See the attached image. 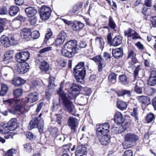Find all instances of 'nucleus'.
<instances>
[{
    "mask_svg": "<svg viewBox=\"0 0 156 156\" xmlns=\"http://www.w3.org/2000/svg\"><path fill=\"white\" fill-rule=\"evenodd\" d=\"M40 36V34L37 30H35L33 32H31V38L33 39H37Z\"/></svg>",
    "mask_w": 156,
    "mask_h": 156,
    "instance_id": "nucleus-44",
    "label": "nucleus"
},
{
    "mask_svg": "<svg viewBox=\"0 0 156 156\" xmlns=\"http://www.w3.org/2000/svg\"><path fill=\"white\" fill-rule=\"evenodd\" d=\"M77 42L76 40L69 41L62 48V53L65 56L71 58L77 52L78 49L76 48Z\"/></svg>",
    "mask_w": 156,
    "mask_h": 156,
    "instance_id": "nucleus-2",
    "label": "nucleus"
},
{
    "mask_svg": "<svg viewBox=\"0 0 156 156\" xmlns=\"http://www.w3.org/2000/svg\"><path fill=\"white\" fill-rule=\"evenodd\" d=\"M149 78H156V70L155 69L151 71Z\"/></svg>",
    "mask_w": 156,
    "mask_h": 156,
    "instance_id": "nucleus-64",
    "label": "nucleus"
},
{
    "mask_svg": "<svg viewBox=\"0 0 156 156\" xmlns=\"http://www.w3.org/2000/svg\"><path fill=\"white\" fill-rule=\"evenodd\" d=\"M96 44L101 48L102 49L104 45V39L102 37H97L95 39Z\"/></svg>",
    "mask_w": 156,
    "mask_h": 156,
    "instance_id": "nucleus-33",
    "label": "nucleus"
},
{
    "mask_svg": "<svg viewBox=\"0 0 156 156\" xmlns=\"http://www.w3.org/2000/svg\"><path fill=\"white\" fill-rule=\"evenodd\" d=\"M17 35H9V37L5 35L1 36L0 42L2 46L4 47H9L11 46L16 45L18 44Z\"/></svg>",
    "mask_w": 156,
    "mask_h": 156,
    "instance_id": "nucleus-3",
    "label": "nucleus"
},
{
    "mask_svg": "<svg viewBox=\"0 0 156 156\" xmlns=\"http://www.w3.org/2000/svg\"><path fill=\"white\" fill-rule=\"evenodd\" d=\"M57 94L62 100L63 104V108L64 110L69 112H73L74 108L73 104L66 97V94L63 92L61 87L59 88V90L57 91Z\"/></svg>",
    "mask_w": 156,
    "mask_h": 156,
    "instance_id": "nucleus-4",
    "label": "nucleus"
},
{
    "mask_svg": "<svg viewBox=\"0 0 156 156\" xmlns=\"http://www.w3.org/2000/svg\"><path fill=\"white\" fill-rule=\"evenodd\" d=\"M54 77L50 76L49 85H48V89L46 90L45 93L46 96L48 98H49L50 96L51 92H52V90L55 86L54 84Z\"/></svg>",
    "mask_w": 156,
    "mask_h": 156,
    "instance_id": "nucleus-13",
    "label": "nucleus"
},
{
    "mask_svg": "<svg viewBox=\"0 0 156 156\" xmlns=\"http://www.w3.org/2000/svg\"><path fill=\"white\" fill-rule=\"evenodd\" d=\"M138 99L140 102L145 105H148L150 103V99L147 96H140L138 97Z\"/></svg>",
    "mask_w": 156,
    "mask_h": 156,
    "instance_id": "nucleus-27",
    "label": "nucleus"
},
{
    "mask_svg": "<svg viewBox=\"0 0 156 156\" xmlns=\"http://www.w3.org/2000/svg\"><path fill=\"white\" fill-rule=\"evenodd\" d=\"M83 23L80 22H77L74 23L72 26V29L75 31H79L82 29L84 27Z\"/></svg>",
    "mask_w": 156,
    "mask_h": 156,
    "instance_id": "nucleus-30",
    "label": "nucleus"
},
{
    "mask_svg": "<svg viewBox=\"0 0 156 156\" xmlns=\"http://www.w3.org/2000/svg\"><path fill=\"white\" fill-rule=\"evenodd\" d=\"M132 151L131 150H128L124 152L123 156H132Z\"/></svg>",
    "mask_w": 156,
    "mask_h": 156,
    "instance_id": "nucleus-61",
    "label": "nucleus"
},
{
    "mask_svg": "<svg viewBox=\"0 0 156 156\" xmlns=\"http://www.w3.org/2000/svg\"><path fill=\"white\" fill-rule=\"evenodd\" d=\"M85 70H78L74 72V76L77 83H82L86 75Z\"/></svg>",
    "mask_w": 156,
    "mask_h": 156,
    "instance_id": "nucleus-12",
    "label": "nucleus"
},
{
    "mask_svg": "<svg viewBox=\"0 0 156 156\" xmlns=\"http://www.w3.org/2000/svg\"><path fill=\"white\" fill-rule=\"evenodd\" d=\"M87 148L86 147L78 146L75 151L76 156H86Z\"/></svg>",
    "mask_w": 156,
    "mask_h": 156,
    "instance_id": "nucleus-20",
    "label": "nucleus"
},
{
    "mask_svg": "<svg viewBox=\"0 0 156 156\" xmlns=\"http://www.w3.org/2000/svg\"><path fill=\"white\" fill-rule=\"evenodd\" d=\"M3 103L6 105L10 106L11 108L9 109V111L13 114H15L17 112L21 114L23 113L28 111L30 108L29 106L23 105L27 103H24L23 100H15L10 99L6 100H3Z\"/></svg>",
    "mask_w": 156,
    "mask_h": 156,
    "instance_id": "nucleus-1",
    "label": "nucleus"
},
{
    "mask_svg": "<svg viewBox=\"0 0 156 156\" xmlns=\"http://www.w3.org/2000/svg\"><path fill=\"white\" fill-rule=\"evenodd\" d=\"M38 98V94L36 92L30 93L28 95L27 98L23 100L24 103H27L28 102L33 103L37 101Z\"/></svg>",
    "mask_w": 156,
    "mask_h": 156,
    "instance_id": "nucleus-15",
    "label": "nucleus"
},
{
    "mask_svg": "<svg viewBox=\"0 0 156 156\" xmlns=\"http://www.w3.org/2000/svg\"><path fill=\"white\" fill-rule=\"evenodd\" d=\"M31 18H30L29 21L31 25H34L37 23V19L36 17L35 16L32 17H31Z\"/></svg>",
    "mask_w": 156,
    "mask_h": 156,
    "instance_id": "nucleus-52",
    "label": "nucleus"
},
{
    "mask_svg": "<svg viewBox=\"0 0 156 156\" xmlns=\"http://www.w3.org/2000/svg\"><path fill=\"white\" fill-rule=\"evenodd\" d=\"M140 66V65H138L134 71V75L135 77H136L138 75L139 71L141 69Z\"/></svg>",
    "mask_w": 156,
    "mask_h": 156,
    "instance_id": "nucleus-56",
    "label": "nucleus"
},
{
    "mask_svg": "<svg viewBox=\"0 0 156 156\" xmlns=\"http://www.w3.org/2000/svg\"><path fill=\"white\" fill-rule=\"evenodd\" d=\"M135 33V30L129 28L128 30H125L124 34L125 36H127L128 37H131L133 34Z\"/></svg>",
    "mask_w": 156,
    "mask_h": 156,
    "instance_id": "nucleus-45",
    "label": "nucleus"
},
{
    "mask_svg": "<svg viewBox=\"0 0 156 156\" xmlns=\"http://www.w3.org/2000/svg\"><path fill=\"white\" fill-rule=\"evenodd\" d=\"M108 79L112 83H115L116 82V74L114 73L110 74L108 76Z\"/></svg>",
    "mask_w": 156,
    "mask_h": 156,
    "instance_id": "nucleus-38",
    "label": "nucleus"
},
{
    "mask_svg": "<svg viewBox=\"0 0 156 156\" xmlns=\"http://www.w3.org/2000/svg\"><path fill=\"white\" fill-rule=\"evenodd\" d=\"M8 13L7 9L6 7H3L0 9V14H6Z\"/></svg>",
    "mask_w": 156,
    "mask_h": 156,
    "instance_id": "nucleus-53",
    "label": "nucleus"
},
{
    "mask_svg": "<svg viewBox=\"0 0 156 156\" xmlns=\"http://www.w3.org/2000/svg\"><path fill=\"white\" fill-rule=\"evenodd\" d=\"M51 13H40L41 18L42 20H48L51 16Z\"/></svg>",
    "mask_w": 156,
    "mask_h": 156,
    "instance_id": "nucleus-42",
    "label": "nucleus"
},
{
    "mask_svg": "<svg viewBox=\"0 0 156 156\" xmlns=\"http://www.w3.org/2000/svg\"><path fill=\"white\" fill-rule=\"evenodd\" d=\"M103 56L104 60L107 61L108 59L110 58L111 56L110 54L108 52H104L103 53Z\"/></svg>",
    "mask_w": 156,
    "mask_h": 156,
    "instance_id": "nucleus-54",
    "label": "nucleus"
},
{
    "mask_svg": "<svg viewBox=\"0 0 156 156\" xmlns=\"http://www.w3.org/2000/svg\"><path fill=\"white\" fill-rule=\"evenodd\" d=\"M25 12L28 17L35 16L37 13V10L33 7H29L25 9Z\"/></svg>",
    "mask_w": 156,
    "mask_h": 156,
    "instance_id": "nucleus-21",
    "label": "nucleus"
},
{
    "mask_svg": "<svg viewBox=\"0 0 156 156\" xmlns=\"http://www.w3.org/2000/svg\"><path fill=\"white\" fill-rule=\"evenodd\" d=\"M17 152L16 150L12 148L8 151L5 156H13V155L15 154Z\"/></svg>",
    "mask_w": 156,
    "mask_h": 156,
    "instance_id": "nucleus-43",
    "label": "nucleus"
},
{
    "mask_svg": "<svg viewBox=\"0 0 156 156\" xmlns=\"http://www.w3.org/2000/svg\"><path fill=\"white\" fill-rule=\"evenodd\" d=\"M23 93V90L21 89L18 88L14 90L13 92V95L15 97L21 96Z\"/></svg>",
    "mask_w": 156,
    "mask_h": 156,
    "instance_id": "nucleus-39",
    "label": "nucleus"
},
{
    "mask_svg": "<svg viewBox=\"0 0 156 156\" xmlns=\"http://www.w3.org/2000/svg\"><path fill=\"white\" fill-rule=\"evenodd\" d=\"M68 123L69 126L71 129L72 132H76L78 125V120L77 119L73 117H70Z\"/></svg>",
    "mask_w": 156,
    "mask_h": 156,
    "instance_id": "nucleus-14",
    "label": "nucleus"
},
{
    "mask_svg": "<svg viewBox=\"0 0 156 156\" xmlns=\"http://www.w3.org/2000/svg\"><path fill=\"white\" fill-rule=\"evenodd\" d=\"M148 85L153 86L156 84V78H149L147 81Z\"/></svg>",
    "mask_w": 156,
    "mask_h": 156,
    "instance_id": "nucleus-47",
    "label": "nucleus"
},
{
    "mask_svg": "<svg viewBox=\"0 0 156 156\" xmlns=\"http://www.w3.org/2000/svg\"><path fill=\"white\" fill-rule=\"evenodd\" d=\"M70 90L69 91L68 96L71 99L75 98L79 94V91L81 89L82 87L77 85L75 83L70 85Z\"/></svg>",
    "mask_w": 156,
    "mask_h": 156,
    "instance_id": "nucleus-7",
    "label": "nucleus"
},
{
    "mask_svg": "<svg viewBox=\"0 0 156 156\" xmlns=\"http://www.w3.org/2000/svg\"><path fill=\"white\" fill-rule=\"evenodd\" d=\"M131 115L134 118L135 122L137 123L139 121V118L138 108L137 107L133 108Z\"/></svg>",
    "mask_w": 156,
    "mask_h": 156,
    "instance_id": "nucleus-29",
    "label": "nucleus"
},
{
    "mask_svg": "<svg viewBox=\"0 0 156 156\" xmlns=\"http://www.w3.org/2000/svg\"><path fill=\"white\" fill-rule=\"evenodd\" d=\"M108 24L111 28L114 30L115 29L116 27V24L111 16H110L109 17Z\"/></svg>",
    "mask_w": 156,
    "mask_h": 156,
    "instance_id": "nucleus-40",
    "label": "nucleus"
},
{
    "mask_svg": "<svg viewBox=\"0 0 156 156\" xmlns=\"http://www.w3.org/2000/svg\"><path fill=\"white\" fill-rule=\"evenodd\" d=\"M84 63L83 62H80L73 69L74 72L78 71V70H85L84 68Z\"/></svg>",
    "mask_w": 156,
    "mask_h": 156,
    "instance_id": "nucleus-37",
    "label": "nucleus"
},
{
    "mask_svg": "<svg viewBox=\"0 0 156 156\" xmlns=\"http://www.w3.org/2000/svg\"><path fill=\"white\" fill-rule=\"evenodd\" d=\"M135 91L137 93L140 94L142 93V89L140 87L135 86Z\"/></svg>",
    "mask_w": 156,
    "mask_h": 156,
    "instance_id": "nucleus-59",
    "label": "nucleus"
},
{
    "mask_svg": "<svg viewBox=\"0 0 156 156\" xmlns=\"http://www.w3.org/2000/svg\"><path fill=\"white\" fill-rule=\"evenodd\" d=\"M23 146L25 151L29 152H31L32 150V147L31 144L27 143L24 144Z\"/></svg>",
    "mask_w": 156,
    "mask_h": 156,
    "instance_id": "nucleus-48",
    "label": "nucleus"
},
{
    "mask_svg": "<svg viewBox=\"0 0 156 156\" xmlns=\"http://www.w3.org/2000/svg\"><path fill=\"white\" fill-rule=\"evenodd\" d=\"M117 105L118 108L122 110L126 109L127 107L126 103L121 100L118 101L117 102Z\"/></svg>",
    "mask_w": 156,
    "mask_h": 156,
    "instance_id": "nucleus-32",
    "label": "nucleus"
},
{
    "mask_svg": "<svg viewBox=\"0 0 156 156\" xmlns=\"http://www.w3.org/2000/svg\"><path fill=\"white\" fill-rule=\"evenodd\" d=\"M51 49L52 47H47L41 49L39 51V52L40 53H43L44 52L51 51Z\"/></svg>",
    "mask_w": 156,
    "mask_h": 156,
    "instance_id": "nucleus-55",
    "label": "nucleus"
},
{
    "mask_svg": "<svg viewBox=\"0 0 156 156\" xmlns=\"http://www.w3.org/2000/svg\"><path fill=\"white\" fill-rule=\"evenodd\" d=\"M48 33L45 35V38L44 41V42L45 44L48 43V41L51 40L52 35V32L50 29H49L48 30Z\"/></svg>",
    "mask_w": 156,
    "mask_h": 156,
    "instance_id": "nucleus-34",
    "label": "nucleus"
},
{
    "mask_svg": "<svg viewBox=\"0 0 156 156\" xmlns=\"http://www.w3.org/2000/svg\"><path fill=\"white\" fill-rule=\"evenodd\" d=\"M97 136L102 144L104 145H106L108 144L110 141V136L108 134V133Z\"/></svg>",
    "mask_w": 156,
    "mask_h": 156,
    "instance_id": "nucleus-18",
    "label": "nucleus"
},
{
    "mask_svg": "<svg viewBox=\"0 0 156 156\" xmlns=\"http://www.w3.org/2000/svg\"><path fill=\"white\" fill-rule=\"evenodd\" d=\"M124 120L121 113L117 112L115 113L114 121L117 124H120L122 123Z\"/></svg>",
    "mask_w": 156,
    "mask_h": 156,
    "instance_id": "nucleus-23",
    "label": "nucleus"
},
{
    "mask_svg": "<svg viewBox=\"0 0 156 156\" xmlns=\"http://www.w3.org/2000/svg\"><path fill=\"white\" fill-rule=\"evenodd\" d=\"M17 65L13 68L14 73L17 74H23L29 71L30 66L29 64L26 62L19 63Z\"/></svg>",
    "mask_w": 156,
    "mask_h": 156,
    "instance_id": "nucleus-6",
    "label": "nucleus"
},
{
    "mask_svg": "<svg viewBox=\"0 0 156 156\" xmlns=\"http://www.w3.org/2000/svg\"><path fill=\"white\" fill-rule=\"evenodd\" d=\"M30 54L29 52L22 51L17 53L15 55L16 60L19 63L24 62L29 58Z\"/></svg>",
    "mask_w": 156,
    "mask_h": 156,
    "instance_id": "nucleus-9",
    "label": "nucleus"
},
{
    "mask_svg": "<svg viewBox=\"0 0 156 156\" xmlns=\"http://www.w3.org/2000/svg\"><path fill=\"white\" fill-rule=\"evenodd\" d=\"M51 10L50 8L45 5L42 6L41 8L39 13H51Z\"/></svg>",
    "mask_w": 156,
    "mask_h": 156,
    "instance_id": "nucleus-35",
    "label": "nucleus"
},
{
    "mask_svg": "<svg viewBox=\"0 0 156 156\" xmlns=\"http://www.w3.org/2000/svg\"><path fill=\"white\" fill-rule=\"evenodd\" d=\"M144 4L147 7H151L152 5V0H145L144 2Z\"/></svg>",
    "mask_w": 156,
    "mask_h": 156,
    "instance_id": "nucleus-62",
    "label": "nucleus"
},
{
    "mask_svg": "<svg viewBox=\"0 0 156 156\" xmlns=\"http://www.w3.org/2000/svg\"><path fill=\"white\" fill-rule=\"evenodd\" d=\"M8 90L7 86L4 84L2 85L1 89L0 91V95L2 96L5 95L6 94Z\"/></svg>",
    "mask_w": 156,
    "mask_h": 156,
    "instance_id": "nucleus-36",
    "label": "nucleus"
},
{
    "mask_svg": "<svg viewBox=\"0 0 156 156\" xmlns=\"http://www.w3.org/2000/svg\"><path fill=\"white\" fill-rule=\"evenodd\" d=\"M113 56L115 58L120 57L123 55V50L121 48L113 49L112 51Z\"/></svg>",
    "mask_w": 156,
    "mask_h": 156,
    "instance_id": "nucleus-24",
    "label": "nucleus"
},
{
    "mask_svg": "<svg viewBox=\"0 0 156 156\" xmlns=\"http://www.w3.org/2000/svg\"><path fill=\"white\" fill-rule=\"evenodd\" d=\"M13 56V51L9 50L6 51L3 57V61L5 63H9Z\"/></svg>",
    "mask_w": 156,
    "mask_h": 156,
    "instance_id": "nucleus-19",
    "label": "nucleus"
},
{
    "mask_svg": "<svg viewBox=\"0 0 156 156\" xmlns=\"http://www.w3.org/2000/svg\"><path fill=\"white\" fill-rule=\"evenodd\" d=\"M31 31L30 28H24L21 30L20 33L21 36L22 38L28 41L31 38Z\"/></svg>",
    "mask_w": 156,
    "mask_h": 156,
    "instance_id": "nucleus-17",
    "label": "nucleus"
},
{
    "mask_svg": "<svg viewBox=\"0 0 156 156\" xmlns=\"http://www.w3.org/2000/svg\"><path fill=\"white\" fill-rule=\"evenodd\" d=\"M60 107V104L59 101L58 103H56L55 105V103H54V107L53 110L56 111H57L59 108Z\"/></svg>",
    "mask_w": 156,
    "mask_h": 156,
    "instance_id": "nucleus-60",
    "label": "nucleus"
},
{
    "mask_svg": "<svg viewBox=\"0 0 156 156\" xmlns=\"http://www.w3.org/2000/svg\"><path fill=\"white\" fill-rule=\"evenodd\" d=\"M138 139L139 137L137 135L131 133L125 134L124 137V141L125 142L130 144L135 143Z\"/></svg>",
    "mask_w": 156,
    "mask_h": 156,
    "instance_id": "nucleus-10",
    "label": "nucleus"
},
{
    "mask_svg": "<svg viewBox=\"0 0 156 156\" xmlns=\"http://www.w3.org/2000/svg\"><path fill=\"white\" fill-rule=\"evenodd\" d=\"M37 63L40 64L39 68L42 72H46L49 69V64L45 61L43 60L38 58L36 60Z\"/></svg>",
    "mask_w": 156,
    "mask_h": 156,
    "instance_id": "nucleus-16",
    "label": "nucleus"
},
{
    "mask_svg": "<svg viewBox=\"0 0 156 156\" xmlns=\"http://www.w3.org/2000/svg\"><path fill=\"white\" fill-rule=\"evenodd\" d=\"M64 41V40L57 37L55 41V44L56 46L60 45L63 43Z\"/></svg>",
    "mask_w": 156,
    "mask_h": 156,
    "instance_id": "nucleus-51",
    "label": "nucleus"
},
{
    "mask_svg": "<svg viewBox=\"0 0 156 156\" xmlns=\"http://www.w3.org/2000/svg\"><path fill=\"white\" fill-rule=\"evenodd\" d=\"M96 63H98V69L99 72L102 70V68L105 66L106 63L104 59L102 58L100 55H98L91 58Z\"/></svg>",
    "mask_w": 156,
    "mask_h": 156,
    "instance_id": "nucleus-11",
    "label": "nucleus"
},
{
    "mask_svg": "<svg viewBox=\"0 0 156 156\" xmlns=\"http://www.w3.org/2000/svg\"><path fill=\"white\" fill-rule=\"evenodd\" d=\"M131 59L132 62L129 63L130 64L129 66L131 67H133V65L136 64L137 62V60L135 57V56L132 58Z\"/></svg>",
    "mask_w": 156,
    "mask_h": 156,
    "instance_id": "nucleus-57",
    "label": "nucleus"
},
{
    "mask_svg": "<svg viewBox=\"0 0 156 156\" xmlns=\"http://www.w3.org/2000/svg\"><path fill=\"white\" fill-rule=\"evenodd\" d=\"M19 11L20 9L18 7L12 6L9 9V13L10 16H14L17 14Z\"/></svg>",
    "mask_w": 156,
    "mask_h": 156,
    "instance_id": "nucleus-28",
    "label": "nucleus"
},
{
    "mask_svg": "<svg viewBox=\"0 0 156 156\" xmlns=\"http://www.w3.org/2000/svg\"><path fill=\"white\" fill-rule=\"evenodd\" d=\"M109 125L108 123L97 125L96 130L97 135H102L108 133L109 131Z\"/></svg>",
    "mask_w": 156,
    "mask_h": 156,
    "instance_id": "nucleus-8",
    "label": "nucleus"
},
{
    "mask_svg": "<svg viewBox=\"0 0 156 156\" xmlns=\"http://www.w3.org/2000/svg\"><path fill=\"white\" fill-rule=\"evenodd\" d=\"M122 43V38L119 36H116L113 38L111 45L113 46H117Z\"/></svg>",
    "mask_w": 156,
    "mask_h": 156,
    "instance_id": "nucleus-26",
    "label": "nucleus"
},
{
    "mask_svg": "<svg viewBox=\"0 0 156 156\" xmlns=\"http://www.w3.org/2000/svg\"><path fill=\"white\" fill-rule=\"evenodd\" d=\"M25 80L20 77L14 78L12 80V83L16 87H19L23 84L25 83Z\"/></svg>",
    "mask_w": 156,
    "mask_h": 156,
    "instance_id": "nucleus-25",
    "label": "nucleus"
},
{
    "mask_svg": "<svg viewBox=\"0 0 156 156\" xmlns=\"http://www.w3.org/2000/svg\"><path fill=\"white\" fill-rule=\"evenodd\" d=\"M9 130L7 124L2 123L0 124V133H8Z\"/></svg>",
    "mask_w": 156,
    "mask_h": 156,
    "instance_id": "nucleus-31",
    "label": "nucleus"
},
{
    "mask_svg": "<svg viewBox=\"0 0 156 156\" xmlns=\"http://www.w3.org/2000/svg\"><path fill=\"white\" fill-rule=\"evenodd\" d=\"M119 79L122 83L124 85L127 84L128 83L127 77L125 75H122L119 76Z\"/></svg>",
    "mask_w": 156,
    "mask_h": 156,
    "instance_id": "nucleus-41",
    "label": "nucleus"
},
{
    "mask_svg": "<svg viewBox=\"0 0 156 156\" xmlns=\"http://www.w3.org/2000/svg\"><path fill=\"white\" fill-rule=\"evenodd\" d=\"M58 65L63 67L65 66L66 62L64 60L60 59L58 61Z\"/></svg>",
    "mask_w": 156,
    "mask_h": 156,
    "instance_id": "nucleus-63",
    "label": "nucleus"
},
{
    "mask_svg": "<svg viewBox=\"0 0 156 156\" xmlns=\"http://www.w3.org/2000/svg\"><path fill=\"white\" fill-rule=\"evenodd\" d=\"M26 136L27 138L30 140H33L35 139V136L32 133L30 132H27Z\"/></svg>",
    "mask_w": 156,
    "mask_h": 156,
    "instance_id": "nucleus-49",
    "label": "nucleus"
},
{
    "mask_svg": "<svg viewBox=\"0 0 156 156\" xmlns=\"http://www.w3.org/2000/svg\"><path fill=\"white\" fill-rule=\"evenodd\" d=\"M44 123L41 119H39L36 117L33 118L30 122L28 126V129L32 130L34 128L37 127L39 132L41 133L43 130Z\"/></svg>",
    "mask_w": 156,
    "mask_h": 156,
    "instance_id": "nucleus-5",
    "label": "nucleus"
},
{
    "mask_svg": "<svg viewBox=\"0 0 156 156\" xmlns=\"http://www.w3.org/2000/svg\"><path fill=\"white\" fill-rule=\"evenodd\" d=\"M9 131L15 130L17 127V120L16 119H12L7 124Z\"/></svg>",
    "mask_w": 156,
    "mask_h": 156,
    "instance_id": "nucleus-22",
    "label": "nucleus"
},
{
    "mask_svg": "<svg viewBox=\"0 0 156 156\" xmlns=\"http://www.w3.org/2000/svg\"><path fill=\"white\" fill-rule=\"evenodd\" d=\"M154 118V114L152 113H150L147 115L146 119L148 123H149L153 120Z\"/></svg>",
    "mask_w": 156,
    "mask_h": 156,
    "instance_id": "nucleus-46",
    "label": "nucleus"
},
{
    "mask_svg": "<svg viewBox=\"0 0 156 156\" xmlns=\"http://www.w3.org/2000/svg\"><path fill=\"white\" fill-rule=\"evenodd\" d=\"M150 20L151 22L153 27H156V16L152 17Z\"/></svg>",
    "mask_w": 156,
    "mask_h": 156,
    "instance_id": "nucleus-58",
    "label": "nucleus"
},
{
    "mask_svg": "<svg viewBox=\"0 0 156 156\" xmlns=\"http://www.w3.org/2000/svg\"><path fill=\"white\" fill-rule=\"evenodd\" d=\"M67 36L66 33L64 31H62L59 33L57 37L65 41Z\"/></svg>",
    "mask_w": 156,
    "mask_h": 156,
    "instance_id": "nucleus-50",
    "label": "nucleus"
}]
</instances>
